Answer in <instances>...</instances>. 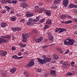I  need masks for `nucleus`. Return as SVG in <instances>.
Returning <instances> with one entry per match:
<instances>
[{"label": "nucleus", "mask_w": 77, "mask_h": 77, "mask_svg": "<svg viewBox=\"0 0 77 77\" xmlns=\"http://www.w3.org/2000/svg\"><path fill=\"white\" fill-rule=\"evenodd\" d=\"M42 57L44 58L43 60L39 58H37L38 61L40 64H44L45 63L50 62L51 60V58L46 57L45 55H43Z\"/></svg>", "instance_id": "nucleus-1"}, {"label": "nucleus", "mask_w": 77, "mask_h": 77, "mask_svg": "<svg viewBox=\"0 0 77 77\" xmlns=\"http://www.w3.org/2000/svg\"><path fill=\"white\" fill-rule=\"evenodd\" d=\"M23 38L22 41L24 42H27V38H29V35L25 33L22 34V37Z\"/></svg>", "instance_id": "nucleus-2"}, {"label": "nucleus", "mask_w": 77, "mask_h": 77, "mask_svg": "<svg viewBox=\"0 0 77 77\" xmlns=\"http://www.w3.org/2000/svg\"><path fill=\"white\" fill-rule=\"evenodd\" d=\"M67 40L69 41V45H74V40L72 39H71L70 38H67Z\"/></svg>", "instance_id": "nucleus-3"}, {"label": "nucleus", "mask_w": 77, "mask_h": 77, "mask_svg": "<svg viewBox=\"0 0 77 77\" xmlns=\"http://www.w3.org/2000/svg\"><path fill=\"white\" fill-rule=\"evenodd\" d=\"M35 65V63L32 60L31 61L29 62L27 65L26 66V67L28 68L29 67V66H32Z\"/></svg>", "instance_id": "nucleus-4"}, {"label": "nucleus", "mask_w": 77, "mask_h": 77, "mask_svg": "<svg viewBox=\"0 0 77 77\" xmlns=\"http://www.w3.org/2000/svg\"><path fill=\"white\" fill-rule=\"evenodd\" d=\"M68 0H64L63 1V4L64 6L66 8L67 7V5H68Z\"/></svg>", "instance_id": "nucleus-5"}, {"label": "nucleus", "mask_w": 77, "mask_h": 77, "mask_svg": "<svg viewBox=\"0 0 77 77\" xmlns=\"http://www.w3.org/2000/svg\"><path fill=\"white\" fill-rule=\"evenodd\" d=\"M77 8V5H74V4H70L69 6V8L71 9L72 8Z\"/></svg>", "instance_id": "nucleus-6"}, {"label": "nucleus", "mask_w": 77, "mask_h": 77, "mask_svg": "<svg viewBox=\"0 0 77 77\" xmlns=\"http://www.w3.org/2000/svg\"><path fill=\"white\" fill-rule=\"evenodd\" d=\"M7 54L8 52L6 51H2L0 53V55L1 56L4 57V56H5L7 55Z\"/></svg>", "instance_id": "nucleus-7"}, {"label": "nucleus", "mask_w": 77, "mask_h": 77, "mask_svg": "<svg viewBox=\"0 0 77 77\" xmlns=\"http://www.w3.org/2000/svg\"><path fill=\"white\" fill-rule=\"evenodd\" d=\"M20 6L23 8H26L28 6V5L27 4L26 2H24L23 3L21 4Z\"/></svg>", "instance_id": "nucleus-8"}, {"label": "nucleus", "mask_w": 77, "mask_h": 77, "mask_svg": "<svg viewBox=\"0 0 77 77\" xmlns=\"http://www.w3.org/2000/svg\"><path fill=\"white\" fill-rule=\"evenodd\" d=\"M42 39H43V37L41 36L38 39H36L35 41L36 42L38 43V42H41V41H42Z\"/></svg>", "instance_id": "nucleus-9"}, {"label": "nucleus", "mask_w": 77, "mask_h": 77, "mask_svg": "<svg viewBox=\"0 0 77 77\" xmlns=\"http://www.w3.org/2000/svg\"><path fill=\"white\" fill-rule=\"evenodd\" d=\"M52 23V21L50 19H48L46 21V24H47L50 25Z\"/></svg>", "instance_id": "nucleus-10"}, {"label": "nucleus", "mask_w": 77, "mask_h": 77, "mask_svg": "<svg viewBox=\"0 0 77 77\" xmlns=\"http://www.w3.org/2000/svg\"><path fill=\"white\" fill-rule=\"evenodd\" d=\"M6 42V40L2 38H0V44H3Z\"/></svg>", "instance_id": "nucleus-11"}, {"label": "nucleus", "mask_w": 77, "mask_h": 77, "mask_svg": "<svg viewBox=\"0 0 77 77\" xmlns=\"http://www.w3.org/2000/svg\"><path fill=\"white\" fill-rule=\"evenodd\" d=\"M45 14L48 17H50L51 15V11L50 10H47L45 12Z\"/></svg>", "instance_id": "nucleus-12"}, {"label": "nucleus", "mask_w": 77, "mask_h": 77, "mask_svg": "<svg viewBox=\"0 0 77 77\" xmlns=\"http://www.w3.org/2000/svg\"><path fill=\"white\" fill-rule=\"evenodd\" d=\"M16 70H17V68H16L14 67L10 69V72L11 73H14V72H15L16 71Z\"/></svg>", "instance_id": "nucleus-13"}, {"label": "nucleus", "mask_w": 77, "mask_h": 77, "mask_svg": "<svg viewBox=\"0 0 77 77\" xmlns=\"http://www.w3.org/2000/svg\"><path fill=\"white\" fill-rule=\"evenodd\" d=\"M6 26H7V23H6L3 22L1 24V26L2 28H5Z\"/></svg>", "instance_id": "nucleus-14"}, {"label": "nucleus", "mask_w": 77, "mask_h": 77, "mask_svg": "<svg viewBox=\"0 0 77 77\" xmlns=\"http://www.w3.org/2000/svg\"><path fill=\"white\" fill-rule=\"evenodd\" d=\"M38 12H45V10L44 8H39L38 9Z\"/></svg>", "instance_id": "nucleus-15"}, {"label": "nucleus", "mask_w": 77, "mask_h": 77, "mask_svg": "<svg viewBox=\"0 0 77 77\" xmlns=\"http://www.w3.org/2000/svg\"><path fill=\"white\" fill-rule=\"evenodd\" d=\"M64 44L65 45H68V46H69V41H68V40H67V39H66V40L64 41Z\"/></svg>", "instance_id": "nucleus-16"}, {"label": "nucleus", "mask_w": 77, "mask_h": 77, "mask_svg": "<svg viewBox=\"0 0 77 77\" xmlns=\"http://www.w3.org/2000/svg\"><path fill=\"white\" fill-rule=\"evenodd\" d=\"M63 65L65 66V68H68L69 66V64L67 63L64 62L63 64Z\"/></svg>", "instance_id": "nucleus-17"}, {"label": "nucleus", "mask_w": 77, "mask_h": 77, "mask_svg": "<svg viewBox=\"0 0 77 77\" xmlns=\"http://www.w3.org/2000/svg\"><path fill=\"white\" fill-rule=\"evenodd\" d=\"M24 74L26 76H29L30 75V74H29V72L28 71H25L23 72Z\"/></svg>", "instance_id": "nucleus-18"}, {"label": "nucleus", "mask_w": 77, "mask_h": 77, "mask_svg": "<svg viewBox=\"0 0 77 77\" xmlns=\"http://www.w3.org/2000/svg\"><path fill=\"white\" fill-rule=\"evenodd\" d=\"M60 0H55L54 2V3L55 5L59 4V3H60Z\"/></svg>", "instance_id": "nucleus-19"}, {"label": "nucleus", "mask_w": 77, "mask_h": 77, "mask_svg": "<svg viewBox=\"0 0 77 77\" xmlns=\"http://www.w3.org/2000/svg\"><path fill=\"white\" fill-rule=\"evenodd\" d=\"M53 59H55V60H57L59 59V57L57 55H56L55 54H54L53 55Z\"/></svg>", "instance_id": "nucleus-20"}, {"label": "nucleus", "mask_w": 77, "mask_h": 77, "mask_svg": "<svg viewBox=\"0 0 77 77\" xmlns=\"http://www.w3.org/2000/svg\"><path fill=\"white\" fill-rule=\"evenodd\" d=\"M10 20L11 21H15L16 20H17V17H11L10 18Z\"/></svg>", "instance_id": "nucleus-21"}, {"label": "nucleus", "mask_w": 77, "mask_h": 77, "mask_svg": "<svg viewBox=\"0 0 77 77\" xmlns=\"http://www.w3.org/2000/svg\"><path fill=\"white\" fill-rule=\"evenodd\" d=\"M48 36L49 38V39H50V40H52V39H53V36H52V35L50 34H49L48 35Z\"/></svg>", "instance_id": "nucleus-22"}, {"label": "nucleus", "mask_w": 77, "mask_h": 77, "mask_svg": "<svg viewBox=\"0 0 77 77\" xmlns=\"http://www.w3.org/2000/svg\"><path fill=\"white\" fill-rule=\"evenodd\" d=\"M60 18L61 19H63V20H65L66 18V15H64V14H63L62 15L60 16Z\"/></svg>", "instance_id": "nucleus-23"}, {"label": "nucleus", "mask_w": 77, "mask_h": 77, "mask_svg": "<svg viewBox=\"0 0 77 77\" xmlns=\"http://www.w3.org/2000/svg\"><path fill=\"white\" fill-rule=\"evenodd\" d=\"M66 30L65 29H63L62 28H61V29H60V30L59 32V33H61V32H66Z\"/></svg>", "instance_id": "nucleus-24"}, {"label": "nucleus", "mask_w": 77, "mask_h": 77, "mask_svg": "<svg viewBox=\"0 0 77 77\" xmlns=\"http://www.w3.org/2000/svg\"><path fill=\"white\" fill-rule=\"evenodd\" d=\"M26 17H33V14H32L30 13V14H26Z\"/></svg>", "instance_id": "nucleus-25"}, {"label": "nucleus", "mask_w": 77, "mask_h": 77, "mask_svg": "<svg viewBox=\"0 0 77 77\" xmlns=\"http://www.w3.org/2000/svg\"><path fill=\"white\" fill-rule=\"evenodd\" d=\"M2 4H6V0H2L1 1Z\"/></svg>", "instance_id": "nucleus-26"}, {"label": "nucleus", "mask_w": 77, "mask_h": 77, "mask_svg": "<svg viewBox=\"0 0 77 77\" xmlns=\"http://www.w3.org/2000/svg\"><path fill=\"white\" fill-rule=\"evenodd\" d=\"M48 28H49V26L48 25H45L44 28V30H47Z\"/></svg>", "instance_id": "nucleus-27"}, {"label": "nucleus", "mask_w": 77, "mask_h": 77, "mask_svg": "<svg viewBox=\"0 0 77 77\" xmlns=\"http://www.w3.org/2000/svg\"><path fill=\"white\" fill-rule=\"evenodd\" d=\"M12 58L13 59H18V57L17 55H14L12 56Z\"/></svg>", "instance_id": "nucleus-28"}, {"label": "nucleus", "mask_w": 77, "mask_h": 77, "mask_svg": "<svg viewBox=\"0 0 77 77\" xmlns=\"http://www.w3.org/2000/svg\"><path fill=\"white\" fill-rule=\"evenodd\" d=\"M16 29L17 31H20L21 30V28L20 27H16Z\"/></svg>", "instance_id": "nucleus-29"}, {"label": "nucleus", "mask_w": 77, "mask_h": 77, "mask_svg": "<svg viewBox=\"0 0 77 77\" xmlns=\"http://www.w3.org/2000/svg\"><path fill=\"white\" fill-rule=\"evenodd\" d=\"M66 17L68 18H72V17L71 16H69V15L68 14L66 15Z\"/></svg>", "instance_id": "nucleus-30"}, {"label": "nucleus", "mask_w": 77, "mask_h": 77, "mask_svg": "<svg viewBox=\"0 0 77 77\" xmlns=\"http://www.w3.org/2000/svg\"><path fill=\"white\" fill-rule=\"evenodd\" d=\"M50 73L52 74H56V71L55 70H52Z\"/></svg>", "instance_id": "nucleus-31"}, {"label": "nucleus", "mask_w": 77, "mask_h": 77, "mask_svg": "<svg viewBox=\"0 0 77 77\" xmlns=\"http://www.w3.org/2000/svg\"><path fill=\"white\" fill-rule=\"evenodd\" d=\"M60 29H61V28H57L55 30V32H58V31L60 30Z\"/></svg>", "instance_id": "nucleus-32"}, {"label": "nucleus", "mask_w": 77, "mask_h": 77, "mask_svg": "<svg viewBox=\"0 0 77 77\" xmlns=\"http://www.w3.org/2000/svg\"><path fill=\"white\" fill-rule=\"evenodd\" d=\"M51 8L52 9H53V8H57V6L55 5H54L51 6Z\"/></svg>", "instance_id": "nucleus-33"}, {"label": "nucleus", "mask_w": 77, "mask_h": 77, "mask_svg": "<svg viewBox=\"0 0 77 77\" xmlns=\"http://www.w3.org/2000/svg\"><path fill=\"white\" fill-rule=\"evenodd\" d=\"M5 8H6V9H7V10L8 11H9V9H11L10 7H8V6H5Z\"/></svg>", "instance_id": "nucleus-34"}, {"label": "nucleus", "mask_w": 77, "mask_h": 77, "mask_svg": "<svg viewBox=\"0 0 77 77\" xmlns=\"http://www.w3.org/2000/svg\"><path fill=\"white\" fill-rule=\"evenodd\" d=\"M74 64H75V63L74 61H72V62L71 63V65L72 67L74 66Z\"/></svg>", "instance_id": "nucleus-35"}, {"label": "nucleus", "mask_w": 77, "mask_h": 77, "mask_svg": "<svg viewBox=\"0 0 77 77\" xmlns=\"http://www.w3.org/2000/svg\"><path fill=\"white\" fill-rule=\"evenodd\" d=\"M6 3H11L12 2H11V0H6Z\"/></svg>", "instance_id": "nucleus-36"}, {"label": "nucleus", "mask_w": 77, "mask_h": 77, "mask_svg": "<svg viewBox=\"0 0 77 77\" xmlns=\"http://www.w3.org/2000/svg\"><path fill=\"white\" fill-rule=\"evenodd\" d=\"M11 29H12V31H13V32H15V31H16V27H15V28L13 27Z\"/></svg>", "instance_id": "nucleus-37"}, {"label": "nucleus", "mask_w": 77, "mask_h": 77, "mask_svg": "<svg viewBox=\"0 0 77 77\" xmlns=\"http://www.w3.org/2000/svg\"><path fill=\"white\" fill-rule=\"evenodd\" d=\"M32 31L33 33H36L38 32V31L36 29H33Z\"/></svg>", "instance_id": "nucleus-38"}, {"label": "nucleus", "mask_w": 77, "mask_h": 77, "mask_svg": "<svg viewBox=\"0 0 77 77\" xmlns=\"http://www.w3.org/2000/svg\"><path fill=\"white\" fill-rule=\"evenodd\" d=\"M20 46V47L21 48H23V44H22V43H19L18 44Z\"/></svg>", "instance_id": "nucleus-39"}, {"label": "nucleus", "mask_w": 77, "mask_h": 77, "mask_svg": "<svg viewBox=\"0 0 77 77\" xmlns=\"http://www.w3.org/2000/svg\"><path fill=\"white\" fill-rule=\"evenodd\" d=\"M67 75H72V73L71 72H68L67 73Z\"/></svg>", "instance_id": "nucleus-40"}, {"label": "nucleus", "mask_w": 77, "mask_h": 77, "mask_svg": "<svg viewBox=\"0 0 77 77\" xmlns=\"http://www.w3.org/2000/svg\"><path fill=\"white\" fill-rule=\"evenodd\" d=\"M32 24V22H28L26 23V24L28 26H29V25H30Z\"/></svg>", "instance_id": "nucleus-41"}, {"label": "nucleus", "mask_w": 77, "mask_h": 77, "mask_svg": "<svg viewBox=\"0 0 77 77\" xmlns=\"http://www.w3.org/2000/svg\"><path fill=\"white\" fill-rule=\"evenodd\" d=\"M28 20L29 21V22H31V23H32V20H33V19L32 18H29Z\"/></svg>", "instance_id": "nucleus-42"}, {"label": "nucleus", "mask_w": 77, "mask_h": 77, "mask_svg": "<svg viewBox=\"0 0 77 77\" xmlns=\"http://www.w3.org/2000/svg\"><path fill=\"white\" fill-rule=\"evenodd\" d=\"M57 51L58 52H60L61 50H62V49L61 48H57Z\"/></svg>", "instance_id": "nucleus-43"}, {"label": "nucleus", "mask_w": 77, "mask_h": 77, "mask_svg": "<svg viewBox=\"0 0 77 77\" xmlns=\"http://www.w3.org/2000/svg\"><path fill=\"white\" fill-rule=\"evenodd\" d=\"M20 21L21 23H24L25 22V20L24 19H22L20 20Z\"/></svg>", "instance_id": "nucleus-44"}, {"label": "nucleus", "mask_w": 77, "mask_h": 77, "mask_svg": "<svg viewBox=\"0 0 77 77\" xmlns=\"http://www.w3.org/2000/svg\"><path fill=\"white\" fill-rule=\"evenodd\" d=\"M37 71L39 72H41V71H42V69H38L37 70Z\"/></svg>", "instance_id": "nucleus-45"}, {"label": "nucleus", "mask_w": 77, "mask_h": 77, "mask_svg": "<svg viewBox=\"0 0 77 77\" xmlns=\"http://www.w3.org/2000/svg\"><path fill=\"white\" fill-rule=\"evenodd\" d=\"M17 3V1L16 0H13L12 1V3Z\"/></svg>", "instance_id": "nucleus-46"}, {"label": "nucleus", "mask_w": 77, "mask_h": 77, "mask_svg": "<svg viewBox=\"0 0 77 77\" xmlns=\"http://www.w3.org/2000/svg\"><path fill=\"white\" fill-rule=\"evenodd\" d=\"M49 46L48 45H45V46H43V48H47Z\"/></svg>", "instance_id": "nucleus-47"}, {"label": "nucleus", "mask_w": 77, "mask_h": 77, "mask_svg": "<svg viewBox=\"0 0 77 77\" xmlns=\"http://www.w3.org/2000/svg\"><path fill=\"white\" fill-rule=\"evenodd\" d=\"M45 21V19H42L40 20V23H43V22H44Z\"/></svg>", "instance_id": "nucleus-48"}, {"label": "nucleus", "mask_w": 77, "mask_h": 77, "mask_svg": "<svg viewBox=\"0 0 77 77\" xmlns=\"http://www.w3.org/2000/svg\"><path fill=\"white\" fill-rule=\"evenodd\" d=\"M6 38H11V36L10 35H7L6 36Z\"/></svg>", "instance_id": "nucleus-49"}, {"label": "nucleus", "mask_w": 77, "mask_h": 77, "mask_svg": "<svg viewBox=\"0 0 77 77\" xmlns=\"http://www.w3.org/2000/svg\"><path fill=\"white\" fill-rule=\"evenodd\" d=\"M18 55L19 56H21L22 55V54L20 52H19L18 53Z\"/></svg>", "instance_id": "nucleus-50"}, {"label": "nucleus", "mask_w": 77, "mask_h": 77, "mask_svg": "<svg viewBox=\"0 0 77 77\" xmlns=\"http://www.w3.org/2000/svg\"><path fill=\"white\" fill-rule=\"evenodd\" d=\"M23 57H17V59H23Z\"/></svg>", "instance_id": "nucleus-51"}, {"label": "nucleus", "mask_w": 77, "mask_h": 77, "mask_svg": "<svg viewBox=\"0 0 77 77\" xmlns=\"http://www.w3.org/2000/svg\"><path fill=\"white\" fill-rule=\"evenodd\" d=\"M36 20H37V21H39V17H36Z\"/></svg>", "instance_id": "nucleus-52"}, {"label": "nucleus", "mask_w": 77, "mask_h": 77, "mask_svg": "<svg viewBox=\"0 0 77 77\" xmlns=\"http://www.w3.org/2000/svg\"><path fill=\"white\" fill-rule=\"evenodd\" d=\"M36 21H37V20H36L33 19L32 20V22L33 23H35V22H36Z\"/></svg>", "instance_id": "nucleus-53"}, {"label": "nucleus", "mask_w": 77, "mask_h": 77, "mask_svg": "<svg viewBox=\"0 0 77 77\" xmlns=\"http://www.w3.org/2000/svg\"><path fill=\"white\" fill-rule=\"evenodd\" d=\"M73 21H74V22L75 23L76 22H77V19H73Z\"/></svg>", "instance_id": "nucleus-54"}, {"label": "nucleus", "mask_w": 77, "mask_h": 77, "mask_svg": "<svg viewBox=\"0 0 77 77\" xmlns=\"http://www.w3.org/2000/svg\"><path fill=\"white\" fill-rule=\"evenodd\" d=\"M69 52V50H67L65 52V54H67L68 53V52Z\"/></svg>", "instance_id": "nucleus-55"}, {"label": "nucleus", "mask_w": 77, "mask_h": 77, "mask_svg": "<svg viewBox=\"0 0 77 77\" xmlns=\"http://www.w3.org/2000/svg\"><path fill=\"white\" fill-rule=\"evenodd\" d=\"M11 48L13 50H16V48L14 47H12Z\"/></svg>", "instance_id": "nucleus-56"}, {"label": "nucleus", "mask_w": 77, "mask_h": 77, "mask_svg": "<svg viewBox=\"0 0 77 77\" xmlns=\"http://www.w3.org/2000/svg\"><path fill=\"white\" fill-rule=\"evenodd\" d=\"M16 15H17V17H21V15L20 14H17Z\"/></svg>", "instance_id": "nucleus-57"}, {"label": "nucleus", "mask_w": 77, "mask_h": 77, "mask_svg": "<svg viewBox=\"0 0 77 77\" xmlns=\"http://www.w3.org/2000/svg\"><path fill=\"white\" fill-rule=\"evenodd\" d=\"M74 13L77 14V9H75L74 11Z\"/></svg>", "instance_id": "nucleus-58"}, {"label": "nucleus", "mask_w": 77, "mask_h": 77, "mask_svg": "<svg viewBox=\"0 0 77 77\" xmlns=\"http://www.w3.org/2000/svg\"><path fill=\"white\" fill-rule=\"evenodd\" d=\"M12 38L13 40H14L15 39V37L14 36H12Z\"/></svg>", "instance_id": "nucleus-59"}, {"label": "nucleus", "mask_w": 77, "mask_h": 77, "mask_svg": "<svg viewBox=\"0 0 77 77\" xmlns=\"http://www.w3.org/2000/svg\"><path fill=\"white\" fill-rule=\"evenodd\" d=\"M25 0H19V1L20 2H24Z\"/></svg>", "instance_id": "nucleus-60"}, {"label": "nucleus", "mask_w": 77, "mask_h": 77, "mask_svg": "<svg viewBox=\"0 0 77 77\" xmlns=\"http://www.w3.org/2000/svg\"><path fill=\"white\" fill-rule=\"evenodd\" d=\"M26 46V45L24 44L23 45L22 44V48L25 47Z\"/></svg>", "instance_id": "nucleus-61"}, {"label": "nucleus", "mask_w": 77, "mask_h": 77, "mask_svg": "<svg viewBox=\"0 0 77 77\" xmlns=\"http://www.w3.org/2000/svg\"><path fill=\"white\" fill-rule=\"evenodd\" d=\"M71 22H72V21H71V20H69L68 21H67V23H71Z\"/></svg>", "instance_id": "nucleus-62"}, {"label": "nucleus", "mask_w": 77, "mask_h": 77, "mask_svg": "<svg viewBox=\"0 0 77 77\" xmlns=\"http://www.w3.org/2000/svg\"><path fill=\"white\" fill-rule=\"evenodd\" d=\"M34 8H35V9H38V8H39V7H38V6H35Z\"/></svg>", "instance_id": "nucleus-63"}, {"label": "nucleus", "mask_w": 77, "mask_h": 77, "mask_svg": "<svg viewBox=\"0 0 77 77\" xmlns=\"http://www.w3.org/2000/svg\"><path fill=\"white\" fill-rule=\"evenodd\" d=\"M12 14H13V13H14V11L13 10L11 11V12H10Z\"/></svg>", "instance_id": "nucleus-64"}]
</instances>
